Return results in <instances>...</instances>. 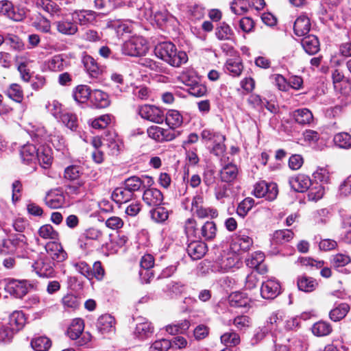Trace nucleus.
Returning a JSON list of instances; mask_svg holds the SVG:
<instances>
[{"label":"nucleus","instance_id":"1","mask_svg":"<svg viewBox=\"0 0 351 351\" xmlns=\"http://www.w3.org/2000/svg\"><path fill=\"white\" fill-rule=\"evenodd\" d=\"M154 53L157 58L175 67H179L188 61L186 53L178 50L176 46L169 41L158 43L155 46Z\"/></svg>","mask_w":351,"mask_h":351},{"label":"nucleus","instance_id":"2","mask_svg":"<svg viewBox=\"0 0 351 351\" xmlns=\"http://www.w3.org/2000/svg\"><path fill=\"white\" fill-rule=\"evenodd\" d=\"M148 51V45L143 37L135 36L125 41L121 47L122 53L130 56H141Z\"/></svg>","mask_w":351,"mask_h":351},{"label":"nucleus","instance_id":"3","mask_svg":"<svg viewBox=\"0 0 351 351\" xmlns=\"http://www.w3.org/2000/svg\"><path fill=\"white\" fill-rule=\"evenodd\" d=\"M149 137L158 142L170 141L180 134V132L171 129H164L157 125H152L147 130Z\"/></svg>","mask_w":351,"mask_h":351},{"label":"nucleus","instance_id":"4","mask_svg":"<svg viewBox=\"0 0 351 351\" xmlns=\"http://www.w3.org/2000/svg\"><path fill=\"white\" fill-rule=\"evenodd\" d=\"M154 184L153 178L148 176H143L141 177L133 176L125 179L123 182V186L134 194L135 192L141 189H145L147 186H151Z\"/></svg>","mask_w":351,"mask_h":351},{"label":"nucleus","instance_id":"5","mask_svg":"<svg viewBox=\"0 0 351 351\" xmlns=\"http://www.w3.org/2000/svg\"><path fill=\"white\" fill-rule=\"evenodd\" d=\"M92 189V183L84 180L71 182L66 186V193L71 197L82 198Z\"/></svg>","mask_w":351,"mask_h":351},{"label":"nucleus","instance_id":"6","mask_svg":"<svg viewBox=\"0 0 351 351\" xmlns=\"http://www.w3.org/2000/svg\"><path fill=\"white\" fill-rule=\"evenodd\" d=\"M138 114L144 119L156 123H162L165 120L164 112L153 105H143L138 108Z\"/></svg>","mask_w":351,"mask_h":351},{"label":"nucleus","instance_id":"7","mask_svg":"<svg viewBox=\"0 0 351 351\" xmlns=\"http://www.w3.org/2000/svg\"><path fill=\"white\" fill-rule=\"evenodd\" d=\"M31 287L27 280L10 279L7 282L5 290L16 298H22L27 293Z\"/></svg>","mask_w":351,"mask_h":351},{"label":"nucleus","instance_id":"8","mask_svg":"<svg viewBox=\"0 0 351 351\" xmlns=\"http://www.w3.org/2000/svg\"><path fill=\"white\" fill-rule=\"evenodd\" d=\"M142 198L144 203L150 207L159 206L163 202L162 192L156 188L150 186H147L144 189Z\"/></svg>","mask_w":351,"mask_h":351},{"label":"nucleus","instance_id":"9","mask_svg":"<svg viewBox=\"0 0 351 351\" xmlns=\"http://www.w3.org/2000/svg\"><path fill=\"white\" fill-rule=\"evenodd\" d=\"M280 293V285L278 281L271 279L263 282L261 294L264 299L273 300Z\"/></svg>","mask_w":351,"mask_h":351},{"label":"nucleus","instance_id":"10","mask_svg":"<svg viewBox=\"0 0 351 351\" xmlns=\"http://www.w3.org/2000/svg\"><path fill=\"white\" fill-rule=\"evenodd\" d=\"M45 250L49 256L58 263L63 262L67 258V254L60 243L51 241L45 245Z\"/></svg>","mask_w":351,"mask_h":351},{"label":"nucleus","instance_id":"11","mask_svg":"<svg viewBox=\"0 0 351 351\" xmlns=\"http://www.w3.org/2000/svg\"><path fill=\"white\" fill-rule=\"evenodd\" d=\"M289 184L293 190L300 193L306 191L313 184L310 178L304 174L290 178Z\"/></svg>","mask_w":351,"mask_h":351},{"label":"nucleus","instance_id":"12","mask_svg":"<svg viewBox=\"0 0 351 351\" xmlns=\"http://www.w3.org/2000/svg\"><path fill=\"white\" fill-rule=\"evenodd\" d=\"M186 251L193 260H199L206 253L207 245L202 241H193L188 244Z\"/></svg>","mask_w":351,"mask_h":351},{"label":"nucleus","instance_id":"13","mask_svg":"<svg viewBox=\"0 0 351 351\" xmlns=\"http://www.w3.org/2000/svg\"><path fill=\"white\" fill-rule=\"evenodd\" d=\"M116 321L110 314L101 315L97 322V328L101 334L112 332L115 330Z\"/></svg>","mask_w":351,"mask_h":351},{"label":"nucleus","instance_id":"14","mask_svg":"<svg viewBox=\"0 0 351 351\" xmlns=\"http://www.w3.org/2000/svg\"><path fill=\"white\" fill-rule=\"evenodd\" d=\"M45 204L51 208H59L63 206L65 202L64 194L58 189L49 191L45 198Z\"/></svg>","mask_w":351,"mask_h":351},{"label":"nucleus","instance_id":"15","mask_svg":"<svg viewBox=\"0 0 351 351\" xmlns=\"http://www.w3.org/2000/svg\"><path fill=\"white\" fill-rule=\"evenodd\" d=\"M35 5L37 9L48 13L51 16H59L61 8L53 0H36Z\"/></svg>","mask_w":351,"mask_h":351},{"label":"nucleus","instance_id":"16","mask_svg":"<svg viewBox=\"0 0 351 351\" xmlns=\"http://www.w3.org/2000/svg\"><path fill=\"white\" fill-rule=\"evenodd\" d=\"M318 285L316 279L305 274L298 276L297 278V286L301 291L306 293L313 292L317 289Z\"/></svg>","mask_w":351,"mask_h":351},{"label":"nucleus","instance_id":"17","mask_svg":"<svg viewBox=\"0 0 351 351\" xmlns=\"http://www.w3.org/2000/svg\"><path fill=\"white\" fill-rule=\"evenodd\" d=\"M37 155L38 159H36V161L42 167L47 169L51 165L53 160L52 150L48 145H39Z\"/></svg>","mask_w":351,"mask_h":351},{"label":"nucleus","instance_id":"18","mask_svg":"<svg viewBox=\"0 0 351 351\" xmlns=\"http://www.w3.org/2000/svg\"><path fill=\"white\" fill-rule=\"evenodd\" d=\"M38 147L32 143H27L21 147L20 155L23 162L30 164L36 162L38 159Z\"/></svg>","mask_w":351,"mask_h":351},{"label":"nucleus","instance_id":"19","mask_svg":"<svg viewBox=\"0 0 351 351\" xmlns=\"http://www.w3.org/2000/svg\"><path fill=\"white\" fill-rule=\"evenodd\" d=\"M90 101L97 108H105L110 104L108 95L98 89L92 91Z\"/></svg>","mask_w":351,"mask_h":351},{"label":"nucleus","instance_id":"20","mask_svg":"<svg viewBox=\"0 0 351 351\" xmlns=\"http://www.w3.org/2000/svg\"><path fill=\"white\" fill-rule=\"evenodd\" d=\"M217 234V226L215 222L208 221L199 229L197 239L204 241L214 239Z\"/></svg>","mask_w":351,"mask_h":351},{"label":"nucleus","instance_id":"21","mask_svg":"<svg viewBox=\"0 0 351 351\" xmlns=\"http://www.w3.org/2000/svg\"><path fill=\"white\" fill-rule=\"evenodd\" d=\"M0 14L5 15L16 21H20L23 19V16L16 12L12 3L8 0L0 1Z\"/></svg>","mask_w":351,"mask_h":351},{"label":"nucleus","instance_id":"22","mask_svg":"<svg viewBox=\"0 0 351 351\" xmlns=\"http://www.w3.org/2000/svg\"><path fill=\"white\" fill-rule=\"evenodd\" d=\"M310 29V19L306 16L301 15L297 18L293 25V31L296 36H304L309 32Z\"/></svg>","mask_w":351,"mask_h":351},{"label":"nucleus","instance_id":"23","mask_svg":"<svg viewBox=\"0 0 351 351\" xmlns=\"http://www.w3.org/2000/svg\"><path fill=\"white\" fill-rule=\"evenodd\" d=\"M253 244V240L251 237L239 234L233 239L231 247L234 251H247L250 250Z\"/></svg>","mask_w":351,"mask_h":351},{"label":"nucleus","instance_id":"24","mask_svg":"<svg viewBox=\"0 0 351 351\" xmlns=\"http://www.w3.org/2000/svg\"><path fill=\"white\" fill-rule=\"evenodd\" d=\"M301 44L304 51L309 55H314L319 51V42L314 35L304 36Z\"/></svg>","mask_w":351,"mask_h":351},{"label":"nucleus","instance_id":"25","mask_svg":"<svg viewBox=\"0 0 351 351\" xmlns=\"http://www.w3.org/2000/svg\"><path fill=\"white\" fill-rule=\"evenodd\" d=\"M69 19H64L56 23L58 32L65 35H74L77 32V26L75 22Z\"/></svg>","mask_w":351,"mask_h":351},{"label":"nucleus","instance_id":"26","mask_svg":"<svg viewBox=\"0 0 351 351\" xmlns=\"http://www.w3.org/2000/svg\"><path fill=\"white\" fill-rule=\"evenodd\" d=\"M111 197L117 204H123L132 200L134 194L127 190L123 186L116 188L113 191Z\"/></svg>","mask_w":351,"mask_h":351},{"label":"nucleus","instance_id":"27","mask_svg":"<svg viewBox=\"0 0 351 351\" xmlns=\"http://www.w3.org/2000/svg\"><path fill=\"white\" fill-rule=\"evenodd\" d=\"M82 62L86 70L91 77H97L101 73L102 69L90 56H85Z\"/></svg>","mask_w":351,"mask_h":351},{"label":"nucleus","instance_id":"28","mask_svg":"<svg viewBox=\"0 0 351 351\" xmlns=\"http://www.w3.org/2000/svg\"><path fill=\"white\" fill-rule=\"evenodd\" d=\"M165 120L166 123L169 126V129L174 130L182 125L183 117L179 111L170 110L167 112Z\"/></svg>","mask_w":351,"mask_h":351},{"label":"nucleus","instance_id":"29","mask_svg":"<svg viewBox=\"0 0 351 351\" xmlns=\"http://www.w3.org/2000/svg\"><path fill=\"white\" fill-rule=\"evenodd\" d=\"M237 175V167L232 163L226 165L220 171L221 180L225 182H230L234 180Z\"/></svg>","mask_w":351,"mask_h":351},{"label":"nucleus","instance_id":"30","mask_svg":"<svg viewBox=\"0 0 351 351\" xmlns=\"http://www.w3.org/2000/svg\"><path fill=\"white\" fill-rule=\"evenodd\" d=\"M25 321V314L22 311H17L10 315L8 324L17 332L23 328Z\"/></svg>","mask_w":351,"mask_h":351},{"label":"nucleus","instance_id":"31","mask_svg":"<svg viewBox=\"0 0 351 351\" xmlns=\"http://www.w3.org/2000/svg\"><path fill=\"white\" fill-rule=\"evenodd\" d=\"M153 332L154 328L152 324L146 321L136 324L134 335L140 339H145L149 337Z\"/></svg>","mask_w":351,"mask_h":351},{"label":"nucleus","instance_id":"32","mask_svg":"<svg viewBox=\"0 0 351 351\" xmlns=\"http://www.w3.org/2000/svg\"><path fill=\"white\" fill-rule=\"evenodd\" d=\"M33 267L37 274L41 277H49L53 273V268L51 263H47L41 258L34 263Z\"/></svg>","mask_w":351,"mask_h":351},{"label":"nucleus","instance_id":"33","mask_svg":"<svg viewBox=\"0 0 351 351\" xmlns=\"http://www.w3.org/2000/svg\"><path fill=\"white\" fill-rule=\"evenodd\" d=\"M92 91L86 85L77 86L73 91V98L77 102L84 104L90 99Z\"/></svg>","mask_w":351,"mask_h":351},{"label":"nucleus","instance_id":"34","mask_svg":"<svg viewBox=\"0 0 351 351\" xmlns=\"http://www.w3.org/2000/svg\"><path fill=\"white\" fill-rule=\"evenodd\" d=\"M250 303V299L245 293L235 292L230 295V304L233 307H247Z\"/></svg>","mask_w":351,"mask_h":351},{"label":"nucleus","instance_id":"35","mask_svg":"<svg viewBox=\"0 0 351 351\" xmlns=\"http://www.w3.org/2000/svg\"><path fill=\"white\" fill-rule=\"evenodd\" d=\"M295 122L301 125L309 124L313 119L312 112L307 108L298 109L293 112Z\"/></svg>","mask_w":351,"mask_h":351},{"label":"nucleus","instance_id":"36","mask_svg":"<svg viewBox=\"0 0 351 351\" xmlns=\"http://www.w3.org/2000/svg\"><path fill=\"white\" fill-rule=\"evenodd\" d=\"M84 328V321L82 319H75L68 328L67 333L71 339H78Z\"/></svg>","mask_w":351,"mask_h":351},{"label":"nucleus","instance_id":"37","mask_svg":"<svg viewBox=\"0 0 351 351\" xmlns=\"http://www.w3.org/2000/svg\"><path fill=\"white\" fill-rule=\"evenodd\" d=\"M4 93L12 100L21 103L23 99V91L18 84H10L5 90Z\"/></svg>","mask_w":351,"mask_h":351},{"label":"nucleus","instance_id":"38","mask_svg":"<svg viewBox=\"0 0 351 351\" xmlns=\"http://www.w3.org/2000/svg\"><path fill=\"white\" fill-rule=\"evenodd\" d=\"M225 69L232 76H239L243 71V66L240 59L230 58L226 61Z\"/></svg>","mask_w":351,"mask_h":351},{"label":"nucleus","instance_id":"39","mask_svg":"<svg viewBox=\"0 0 351 351\" xmlns=\"http://www.w3.org/2000/svg\"><path fill=\"white\" fill-rule=\"evenodd\" d=\"M311 330L313 335L317 337L327 336L332 331L331 325L324 321H319L315 323Z\"/></svg>","mask_w":351,"mask_h":351},{"label":"nucleus","instance_id":"40","mask_svg":"<svg viewBox=\"0 0 351 351\" xmlns=\"http://www.w3.org/2000/svg\"><path fill=\"white\" fill-rule=\"evenodd\" d=\"M293 236L294 233L289 229L278 230L274 232L272 241L276 244H282L291 241Z\"/></svg>","mask_w":351,"mask_h":351},{"label":"nucleus","instance_id":"41","mask_svg":"<svg viewBox=\"0 0 351 351\" xmlns=\"http://www.w3.org/2000/svg\"><path fill=\"white\" fill-rule=\"evenodd\" d=\"M72 17L73 20L77 21L80 25H85L95 20V13L91 10H82L75 12Z\"/></svg>","mask_w":351,"mask_h":351},{"label":"nucleus","instance_id":"42","mask_svg":"<svg viewBox=\"0 0 351 351\" xmlns=\"http://www.w3.org/2000/svg\"><path fill=\"white\" fill-rule=\"evenodd\" d=\"M349 310V305L346 303H342L330 311V319L334 322H338L346 317Z\"/></svg>","mask_w":351,"mask_h":351},{"label":"nucleus","instance_id":"43","mask_svg":"<svg viewBox=\"0 0 351 351\" xmlns=\"http://www.w3.org/2000/svg\"><path fill=\"white\" fill-rule=\"evenodd\" d=\"M8 240L14 249V252L17 250H25L28 245L27 238L23 234H12Z\"/></svg>","mask_w":351,"mask_h":351},{"label":"nucleus","instance_id":"44","mask_svg":"<svg viewBox=\"0 0 351 351\" xmlns=\"http://www.w3.org/2000/svg\"><path fill=\"white\" fill-rule=\"evenodd\" d=\"M31 346L35 351H47L51 346V341L47 337H39L32 340Z\"/></svg>","mask_w":351,"mask_h":351},{"label":"nucleus","instance_id":"45","mask_svg":"<svg viewBox=\"0 0 351 351\" xmlns=\"http://www.w3.org/2000/svg\"><path fill=\"white\" fill-rule=\"evenodd\" d=\"M335 145L342 149L351 147V135L347 132H340L335 135L333 138Z\"/></svg>","mask_w":351,"mask_h":351},{"label":"nucleus","instance_id":"46","mask_svg":"<svg viewBox=\"0 0 351 351\" xmlns=\"http://www.w3.org/2000/svg\"><path fill=\"white\" fill-rule=\"evenodd\" d=\"M232 34V29L224 22L219 23L215 29V35L220 40H230Z\"/></svg>","mask_w":351,"mask_h":351},{"label":"nucleus","instance_id":"47","mask_svg":"<svg viewBox=\"0 0 351 351\" xmlns=\"http://www.w3.org/2000/svg\"><path fill=\"white\" fill-rule=\"evenodd\" d=\"M59 119L71 130H75L78 125L76 115L69 112H63Z\"/></svg>","mask_w":351,"mask_h":351},{"label":"nucleus","instance_id":"48","mask_svg":"<svg viewBox=\"0 0 351 351\" xmlns=\"http://www.w3.org/2000/svg\"><path fill=\"white\" fill-rule=\"evenodd\" d=\"M113 119L111 114H103L93 119L91 121V126L95 129H104L112 123Z\"/></svg>","mask_w":351,"mask_h":351},{"label":"nucleus","instance_id":"49","mask_svg":"<svg viewBox=\"0 0 351 351\" xmlns=\"http://www.w3.org/2000/svg\"><path fill=\"white\" fill-rule=\"evenodd\" d=\"M251 3L249 0H234L230 7L232 12L241 15L247 12Z\"/></svg>","mask_w":351,"mask_h":351},{"label":"nucleus","instance_id":"50","mask_svg":"<svg viewBox=\"0 0 351 351\" xmlns=\"http://www.w3.org/2000/svg\"><path fill=\"white\" fill-rule=\"evenodd\" d=\"M307 198L309 201L317 202L322 198L324 194V187L322 184L316 183L308 189Z\"/></svg>","mask_w":351,"mask_h":351},{"label":"nucleus","instance_id":"51","mask_svg":"<svg viewBox=\"0 0 351 351\" xmlns=\"http://www.w3.org/2000/svg\"><path fill=\"white\" fill-rule=\"evenodd\" d=\"M351 258L350 256L339 253L333 255L330 259V265L334 268L343 267L350 263Z\"/></svg>","mask_w":351,"mask_h":351},{"label":"nucleus","instance_id":"52","mask_svg":"<svg viewBox=\"0 0 351 351\" xmlns=\"http://www.w3.org/2000/svg\"><path fill=\"white\" fill-rule=\"evenodd\" d=\"M82 174V167L78 165H71L64 170V178L71 182L78 180Z\"/></svg>","mask_w":351,"mask_h":351},{"label":"nucleus","instance_id":"53","mask_svg":"<svg viewBox=\"0 0 351 351\" xmlns=\"http://www.w3.org/2000/svg\"><path fill=\"white\" fill-rule=\"evenodd\" d=\"M254 204V200L252 197L244 199L237 206V213L241 217H245Z\"/></svg>","mask_w":351,"mask_h":351},{"label":"nucleus","instance_id":"54","mask_svg":"<svg viewBox=\"0 0 351 351\" xmlns=\"http://www.w3.org/2000/svg\"><path fill=\"white\" fill-rule=\"evenodd\" d=\"M265 260L264 254L261 252H256L252 254L251 257L246 261L247 265L250 268L260 269Z\"/></svg>","mask_w":351,"mask_h":351},{"label":"nucleus","instance_id":"55","mask_svg":"<svg viewBox=\"0 0 351 351\" xmlns=\"http://www.w3.org/2000/svg\"><path fill=\"white\" fill-rule=\"evenodd\" d=\"M38 234L45 239H57L58 237V232L50 224L42 226L38 230Z\"/></svg>","mask_w":351,"mask_h":351},{"label":"nucleus","instance_id":"56","mask_svg":"<svg viewBox=\"0 0 351 351\" xmlns=\"http://www.w3.org/2000/svg\"><path fill=\"white\" fill-rule=\"evenodd\" d=\"M5 43L16 51H22L25 45L22 40L16 35L8 34L5 37Z\"/></svg>","mask_w":351,"mask_h":351},{"label":"nucleus","instance_id":"57","mask_svg":"<svg viewBox=\"0 0 351 351\" xmlns=\"http://www.w3.org/2000/svg\"><path fill=\"white\" fill-rule=\"evenodd\" d=\"M220 132H215L213 130L204 129L201 132V138L206 145H213L218 139L219 136H221Z\"/></svg>","mask_w":351,"mask_h":351},{"label":"nucleus","instance_id":"58","mask_svg":"<svg viewBox=\"0 0 351 351\" xmlns=\"http://www.w3.org/2000/svg\"><path fill=\"white\" fill-rule=\"evenodd\" d=\"M156 207L150 211L152 219L158 223L164 222L168 219V211L164 207L160 206Z\"/></svg>","mask_w":351,"mask_h":351},{"label":"nucleus","instance_id":"59","mask_svg":"<svg viewBox=\"0 0 351 351\" xmlns=\"http://www.w3.org/2000/svg\"><path fill=\"white\" fill-rule=\"evenodd\" d=\"M224 141L225 136L223 135L219 136L215 143L208 145L210 152L217 156H219L223 154L226 150V146L223 143Z\"/></svg>","mask_w":351,"mask_h":351},{"label":"nucleus","instance_id":"60","mask_svg":"<svg viewBox=\"0 0 351 351\" xmlns=\"http://www.w3.org/2000/svg\"><path fill=\"white\" fill-rule=\"evenodd\" d=\"M221 341L227 346H235L240 343V337L234 332H226L221 336Z\"/></svg>","mask_w":351,"mask_h":351},{"label":"nucleus","instance_id":"61","mask_svg":"<svg viewBox=\"0 0 351 351\" xmlns=\"http://www.w3.org/2000/svg\"><path fill=\"white\" fill-rule=\"evenodd\" d=\"M117 34L123 35L124 34L131 33L133 29V23L129 21H117L113 24Z\"/></svg>","mask_w":351,"mask_h":351},{"label":"nucleus","instance_id":"62","mask_svg":"<svg viewBox=\"0 0 351 351\" xmlns=\"http://www.w3.org/2000/svg\"><path fill=\"white\" fill-rule=\"evenodd\" d=\"M16 332L8 324L4 325L0 323V340L4 342H10Z\"/></svg>","mask_w":351,"mask_h":351},{"label":"nucleus","instance_id":"63","mask_svg":"<svg viewBox=\"0 0 351 351\" xmlns=\"http://www.w3.org/2000/svg\"><path fill=\"white\" fill-rule=\"evenodd\" d=\"M166 291L175 295L182 294L185 291V285L180 281H169L166 286Z\"/></svg>","mask_w":351,"mask_h":351},{"label":"nucleus","instance_id":"64","mask_svg":"<svg viewBox=\"0 0 351 351\" xmlns=\"http://www.w3.org/2000/svg\"><path fill=\"white\" fill-rule=\"evenodd\" d=\"M62 302L64 307L75 310L80 306V300L73 294H67L63 297Z\"/></svg>","mask_w":351,"mask_h":351}]
</instances>
